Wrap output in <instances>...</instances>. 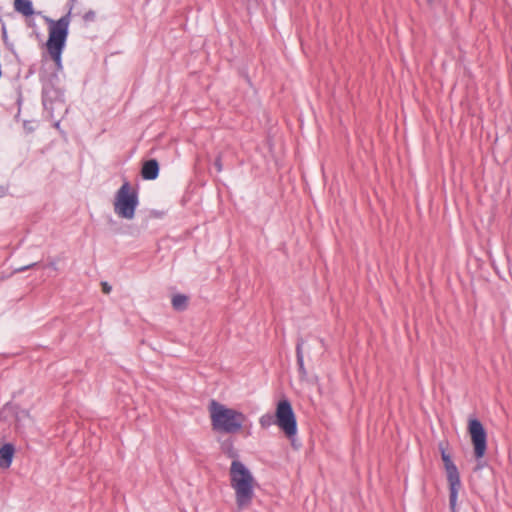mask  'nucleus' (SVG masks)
Here are the masks:
<instances>
[{"label":"nucleus","instance_id":"nucleus-17","mask_svg":"<svg viewBox=\"0 0 512 512\" xmlns=\"http://www.w3.org/2000/svg\"><path fill=\"white\" fill-rule=\"evenodd\" d=\"M34 265H35V264L28 265V266H26V267H23V268L18 269V271H24L25 269H28V268H30V267H33Z\"/></svg>","mask_w":512,"mask_h":512},{"label":"nucleus","instance_id":"nucleus-9","mask_svg":"<svg viewBox=\"0 0 512 512\" xmlns=\"http://www.w3.org/2000/svg\"><path fill=\"white\" fill-rule=\"evenodd\" d=\"M14 452V446L10 443H7L0 448V468L7 469L11 466Z\"/></svg>","mask_w":512,"mask_h":512},{"label":"nucleus","instance_id":"nucleus-2","mask_svg":"<svg viewBox=\"0 0 512 512\" xmlns=\"http://www.w3.org/2000/svg\"><path fill=\"white\" fill-rule=\"evenodd\" d=\"M209 413L212 429L216 432L234 434L239 432L245 422V415L235 409L211 400Z\"/></svg>","mask_w":512,"mask_h":512},{"label":"nucleus","instance_id":"nucleus-15","mask_svg":"<svg viewBox=\"0 0 512 512\" xmlns=\"http://www.w3.org/2000/svg\"><path fill=\"white\" fill-rule=\"evenodd\" d=\"M111 289V286L107 282H102V290L105 294H109Z\"/></svg>","mask_w":512,"mask_h":512},{"label":"nucleus","instance_id":"nucleus-16","mask_svg":"<svg viewBox=\"0 0 512 512\" xmlns=\"http://www.w3.org/2000/svg\"><path fill=\"white\" fill-rule=\"evenodd\" d=\"M215 167H216V169H217V171H218V172L222 171V164H221L220 159H217V160L215 161Z\"/></svg>","mask_w":512,"mask_h":512},{"label":"nucleus","instance_id":"nucleus-6","mask_svg":"<svg viewBox=\"0 0 512 512\" xmlns=\"http://www.w3.org/2000/svg\"><path fill=\"white\" fill-rule=\"evenodd\" d=\"M275 424L291 438L297 433V422L291 403L284 399L278 402L275 413Z\"/></svg>","mask_w":512,"mask_h":512},{"label":"nucleus","instance_id":"nucleus-8","mask_svg":"<svg viewBox=\"0 0 512 512\" xmlns=\"http://www.w3.org/2000/svg\"><path fill=\"white\" fill-rule=\"evenodd\" d=\"M159 174L158 162L154 159L148 160L143 164L141 175L145 180H154Z\"/></svg>","mask_w":512,"mask_h":512},{"label":"nucleus","instance_id":"nucleus-13","mask_svg":"<svg viewBox=\"0 0 512 512\" xmlns=\"http://www.w3.org/2000/svg\"><path fill=\"white\" fill-rule=\"evenodd\" d=\"M297 363H298L299 370H300L301 374L305 375L306 371L304 369V361H303V355L302 354H297Z\"/></svg>","mask_w":512,"mask_h":512},{"label":"nucleus","instance_id":"nucleus-4","mask_svg":"<svg viewBox=\"0 0 512 512\" xmlns=\"http://www.w3.org/2000/svg\"><path fill=\"white\" fill-rule=\"evenodd\" d=\"M139 205L138 193L132 188L128 181H125L117 190L114 198V212L122 219L132 220L135 217Z\"/></svg>","mask_w":512,"mask_h":512},{"label":"nucleus","instance_id":"nucleus-3","mask_svg":"<svg viewBox=\"0 0 512 512\" xmlns=\"http://www.w3.org/2000/svg\"><path fill=\"white\" fill-rule=\"evenodd\" d=\"M70 16L71 11L58 20L44 16L49 31L46 47L59 69L62 67V53L69 34Z\"/></svg>","mask_w":512,"mask_h":512},{"label":"nucleus","instance_id":"nucleus-12","mask_svg":"<svg viewBox=\"0 0 512 512\" xmlns=\"http://www.w3.org/2000/svg\"><path fill=\"white\" fill-rule=\"evenodd\" d=\"M259 422H260L261 427L267 428V427L271 426L272 424H275V418H274V416H272L270 414H265V415L261 416Z\"/></svg>","mask_w":512,"mask_h":512},{"label":"nucleus","instance_id":"nucleus-11","mask_svg":"<svg viewBox=\"0 0 512 512\" xmlns=\"http://www.w3.org/2000/svg\"><path fill=\"white\" fill-rule=\"evenodd\" d=\"M188 298L183 294H176L172 298V306L176 310H184L187 305Z\"/></svg>","mask_w":512,"mask_h":512},{"label":"nucleus","instance_id":"nucleus-10","mask_svg":"<svg viewBox=\"0 0 512 512\" xmlns=\"http://www.w3.org/2000/svg\"><path fill=\"white\" fill-rule=\"evenodd\" d=\"M13 7L16 12L25 17H30L35 13L31 0H14Z\"/></svg>","mask_w":512,"mask_h":512},{"label":"nucleus","instance_id":"nucleus-14","mask_svg":"<svg viewBox=\"0 0 512 512\" xmlns=\"http://www.w3.org/2000/svg\"><path fill=\"white\" fill-rule=\"evenodd\" d=\"M83 19L85 21H93L95 19V13L94 11H88L84 14Z\"/></svg>","mask_w":512,"mask_h":512},{"label":"nucleus","instance_id":"nucleus-5","mask_svg":"<svg viewBox=\"0 0 512 512\" xmlns=\"http://www.w3.org/2000/svg\"><path fill=\"white\" fill-rule=\"evenodd\" d=\"M441 450V458L444 463L447 481L449 483V503L452 512H455L456 503L458 498V492L461 488V480L460 474L457 466L453 463L451 456L446 452L443 448L442 444H440Z\"/></svg>","mask_w":512,"mask_h":512},{"label":"nucleus","instance_id":"nucleus-7","mask_svg":"<svg viewBox=\"0 0 512 512\" xmlns=\"http://www.w3.org/2000/svg\"><path fill=\"white\" fill-rule=\"evenodd\" d=\"M468 432L474 449L476 459H482L487 451V433L482 423L476 419H469Z\"/></svg>","mask_w":512,"mask_h":512},{"label":"nucleus","instance_id":"nucleus-1","mask_svg":"<svg viewBox=\"0 0 512 512\" xmlns=\"http://www.w3.org/2000/svg\"><path fill=\"white\" fill-rule=\"evenodd\" d=\"M222 450L233 459L229 469L230 487L234 491L238 511L248 509L255 497L257 481L248 467L238 460L239 454L231 441L224 442Z\"/></svg>","mask_w":512,"mask_h":512}]
</instances>
